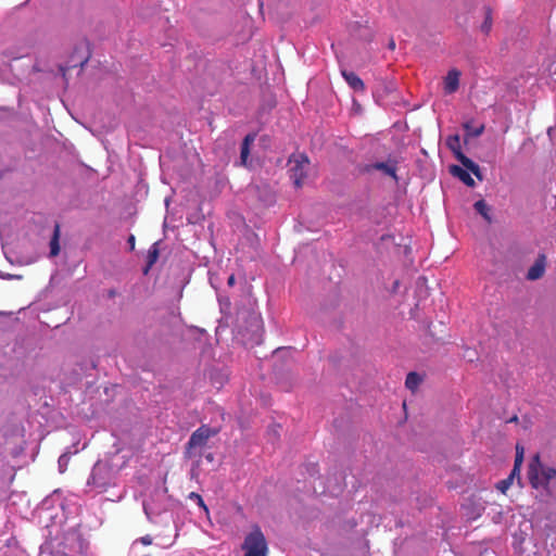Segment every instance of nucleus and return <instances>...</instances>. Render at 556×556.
Listing matches in <instances>:
<instances>
[{
  "label": "nucleus",
  "instance_id": "nucleus-21",
  "mask_svg": "<svg viewBox=\"0 0 556 556\" xmlns=\"http://www.w3.org/2000/svg\"><path fill=\"white\" fill-rule=\"evenodd\" d=\"M70 462V457L67 456V454H62L59 458V467H60V471L61 472H64L66 470V467H67V464Z\"/></svg>",
  "mask_w": 556,
  "mask_h": 556
},
{
  "label": "nucleus",
  "instance_id": "nucleus-4",
  "mask_svg": "<svg viewBox=\"0 0 556 556\" xmlns=\"http://www.w3.org/2000/svg\"><path fill=\"white\" fill-rule=\"evenodd\" d=\"M218 432L219 429L211 428L207 425H202L190 435L186 447V455L191 457L192 451L194 448L204 446L208 439L215 437Z\"/></svg>",
  "mask_w": 556,
  "mask_h": 556
},
{
  "label": "nucleus",
  "instance_id": "nucleus-30",
  "mask_svg": "<svg viewBox=\"0 0 556 556\" xmlns=\"http://www.w3.org/2000/svg\"><path fill=\"white\" fill-rule=\"evenodd\" d=\"M206 458H207L208 460H212V459H213V455H212V454H208V455L206 456Z\"/></svg>",
  "mask_w": 556,
  "mask_h": 556
},
{
  "label": "nucleus",
  "instance_id": "nucleus-9",
  "mask_svg": "<svg viewBox=\"0 0 556 556\" xmlns=\"http://www.w3.org/2000/svg\"><path fill=\"white\" fill-rule=\"evenodd\" d=\"M371 168L382 172L383 174L392 177L395 181L399 180V177L396 175V161L389 160L388 162H377L371 165Z\"/></svg>",
  "mask_w": 556,
  "mask_h": 556
},
{
  "label": "nucleus",
  "instance_id": "nucleus-6",
  "mask_svg": "<svg viewBox=\"0 0 556 556\" xmlns=\"http://www.w3.org/2000/svg\"><path fill=\"white\" fill-rule=\"evenodd\" d=\"M91 56L90 43L86 39L79 40L72 51V68L84 66Z\"/></svg>",
  "mask_w": 556,
  "mask_h": 556
},
{
  "label": "nucleus",
  "instance_id": "nucleus-25",
  "mask_svg": "<svg viewBox=\"0 0 556 556\" xmlns=\"http://www.w3.org/2000/svg\"><path fill=\"white\" fill-rule=\"evenodd\" d=\"M235 283H236V277H235V275H230V276L228 277L227 285H228L229 287H232V286H235Z\"/></svg>",
  "mask_w": 556,
  "mask_h": 556
},
{
  "label": "nucleus",
  "instance_id": "nucleus-18",
  "mask_svg": "<svg viewBox=\"0 0 556 556\" xmlns=\"http://www.w3.org/2000/svg\"><path fill=\"white\" fill-rule=\"evenodd\" d=\"M464 128L471 137H479L484 131V125H480L479 127H471L469 123H465Z\"/></svg>",
  "mask_w": 556,
  "mask_h": 556
},
{
  "label": "nucleus",
  "instance_id": "nucleus-16",
  "mask_svg": "<svg viewBox=\"0 0 556 556\" xmlns=\"http://www.w3.org/2000/svg\"><path fill=\"white\" fill-rule=\"evenodd\" d=\"M492 24H493L492 10L490 7H485L484 8V21L481 25L482 33L488 35L491 31Z\"/></svg>",
  "mask_w": 556,
  "mask_h": 556
},
{
  "label": "nucleus",
  "instance_id": "nucleus-28",
  "mask_svg": "<svg viewBox=\"0 0 556 556\" xmlns=\"http://www.w3.org/2000/svg\"><path fill=\"white\" fill-rule=\"evenodd\" d=\"M4 278H7V279H13V278H21V276H14V275H10V274H8L7 276H4Z\"/></svg>",
  "mask_w": 556,
  "mask_h": 556
},
{
  "label": "nucleus",
  "instance_id": "nucleus-5",
  "mask_svg": "<svg viewBox=\"0 0 556 556\" xmlns=\"http://www.w3.org/2000/svg\"><path fill=\"white\" fill-rule=\"evenodd\" d=\"M290 178L296 188H301L304 185V180L306 178L309 160L304 154L292 155L290 159Z\"/></svg>",
  "mask_w": 556,
  "mask_h": 556
},
{
  "label": "nucleus",
  "instance_id": "nucleus-26",
  "mask_svg": "<svg viewBox=\"0 0 556 556\" xmlns=\"http://www.w3.org/2000/svg\"><path fill=\"white\" fill-rule=\"evenodd\" d=\"M128 243L130 244V249L132 250L135 248V236H130L128 239Z\"/></svg>",
  "mask_w": 556,
  "mask_h": 556
},
{
  "label": "nucleus",
  "instance_id": "nucleus-14",
  "mask_svg": "<svg viewBox=\"0 0 556 556\" xmlns=\"http://www.w3.org/2000/svg\"><path fill=\"white\" fill-rule=\"evenodd\" d=\"M473 207L477 211V213H479L485 219V222H488L489 224L492 222V217L490 214L491 208L484 200L477 201L473 204Z\"/></svg>",
  "mask_w": 556,
  "mask_h": 556
},
{
  "label": "nucleus",
  "instance_id": "nucleus-24",
  "mask_svg": "<svg viewBox=\"0 0 556 556\" xmlns=\"http://www.w3.org/2000/svg\"><path fill=\"white\" fill-rule=\"evenodd\" d=\"M141 544L148 546V545H151L152 544V538L151 535L147 534L144 536H141L139 540H138Z\"/></svg>",
  "mask_w": 556,
  "mask_h": 556
},
{
  "label": "nucleus",
  "instance_id": "nucleus-3",
  "mask_svg": "<svg viewBox=\"0 0 556 556\" xmlns=\"http://www.w3.org/2000/svg\"><path fill=\"white\" fill-rule=\"evenodd\" d=\"M446 146L464 167L469 169L479 180H482L480 166L462 152L460 138L458 135L450 136Z\"/></svg>",
  "mask_w": 556,
  "mask_h": 556
},
{
  "label": "nucleus",
  "instance_id": "nucleus-15",
  "mask_svg": "<svg viewBox=\"0 0 556 556\" xmlns=\"http://www.w3.org/2000/svg\"><path fill=\"white\" fill-rule=\"evenodd\" d=\"M420 383L421 377L417 372L410 371L407 374L405 379V386L407 389L415 391Z\"/></svg>",
  "mask_w": 556,
  "mask_h": 556
},
{
  "label": "nucleus",
  "instance_id": "nucleus-11",
  "mask_svg": "<svg viewBox=\"0 0 556 556\" xmlns=\"http://www.w3.org/2000/svg\"><path fill=\"white\" fill-rule=\"evenodd\" d=\"M255 139H256L255 132L248 134L243 138V141L241 144V150H240V164L243 166H247V164H248V160H249V155H250V148L254 143Z\"/></svg>",
  "mask_w": 556,
  "mask_h": 556
},
{
  "label": "nucleus",
  "instance_id": "nucleus-17",
  "mask_svg": "<svg viewBox=\"0 0 556 556\" xmlns=\"http://www.w3.org/2000/svg\"><path fill=\"white\" fill-rule=\"evenodd\" d=\"M59 225H55L53 237L50 241V255L56 256L60 252V245H59Z\"/></svg>",
  "mask_w": 556,
  "mask_h": 556
},
{
  "label": "nucleus",
  "instance_id": "nucleus-23",
  "mask_svg": "<svg viewBox=\"0 0 556 556\" xmlns=\"http://www.w3.org/2000/svg\"><path fill=\"white\" fill-rule=\"evenodd\" d=\"M519 476H520V466H518V464H514V468L507 478L511 479V482H513L515 477L519 478Z\"/></svg>",
  "mask_w": 556,
  "mask_h": 556
},
{
  "label": "nucleus",
  "instance_id": "nucleus-10",
  "mask_svg": "<svg viewBox=\"0 0 556 556\" xmlns=\"http://www.w3.org/2000/svg\"><path fill=\"white\" fill-rule=\"evenodd\" d=\"M341 74H342L344 80L348 83V85L354 91H358V92L365 91L364 81L354 72H350L348 70H341Z\"/></svg>",
  "mask_w": 556,
  "mask_h": 556
},
{
  "label": "nucleus",
  "instance_id": "nucleus-2",
  "mask_svg": "<svg viewBox=\"0 0 556 556\" xmlns=\"http://www.w3.org/2000/svg\"><path fill=\"white\" fill-rule=\"evenodd\" d=\"M241 548L243 556H268L267 541L258 526H254L244 538Z\"/></svg>",
  "mask_w": 556,
  "mask_h": 556
},
{
  "label": "nucleus",
  "instance_id": "nucleus-8",
  "mask_svg": "<svg viewBox=\"0 0 556 556\" xmlns=\"http://www.w3.org/2000/svg\"><path fill=\"white\" fill-rule=\"evenodd\" d=\"M460 72L453 68L448 71L444 78V91L445 93H454L459 87Z\"/></svg>",
  "mask_w": 556,
  "mask_h": 556
},
{
  "label": "nucleus",
  "instance_id": "nucleus-27",
  "mask_svg": "<svg viewBox=\"0 0 556 556\" xmlns=\"http://www.w3.org/2000/svg\"><path fill=\"white\" fill-rule=\"evenodd\" d=\"M518 421V416L517 415H514L511 418H509L508 422H517Z\"/></svg>",
  "mask_w": 556,
  "mask_h": 556
},
{
  "label": "nucleus",
  "instance_id": "nucleus-13",
  "mask_svg": "<svg viewBox=\"0 0 556 556\" xmlns=\"http://www.w3.org/2000/svg\"><path fill=\"white\" fill-rule=\"evenodd\" d=\"M159 243L155 242L152 244V247L149 249L148 251V255H147V265L143 269V274L147 275L149 273V270L151 269V267L157 262L159 260V255H160V251H159Z\"/></svg>",
  "mask_w": 556,
  "mask_h": 556
},
{
  "label": "nucleus",
  "instance_id": "nucleus-19",
  "mask_svg": "<svg viewBox=\"0 0 556 556\" xmlns=\"http://www.w3.org/2000/svg\"><path fill=\"white\" fill-rule=\"evenodd\" d=\"M189 498H190V500L195 501V503H197V504H198V505H199V506H200V507H201L205 513H208V508H207V506L205 505V503H204V501H203V498H202V496H201L200 494H198V493H195V492H191V493L189 494Z\"/></svg>",
  "mask_w": 556,
  "mask_h": 556
},
{
  "label": "nucleus",
  "instance_id": "nucleus-22",
  "mask_svg": "<svg viewBox=\"0 0 556 556\" xmlns=\"http://www.w3.org/2000/svg\"><path fill=\"white\" fill-rule=\"evenodd\" d=\"M523 460V448L517 445L516 446V457H515V464H518V466H521Z\"/></svg>",
  "mask_w": 556,
  "mask_h": 556
},
{
  "label": "nucleus",
  "instance_id": "nucleus-12",
  "mask_svg": "<svg viewBox=\"0 0 556 556\" xmlns=\"http://www.w3.org/2000/svg\"><path fill=\"white\" fill-rule=\"evenodd\" d=\"M469 169H467L466 167L463 168L458 165H452L450 167V173L457 177L460 181H463L466 186L468 187H473L475 186V180L472 179V177L470 176V174L468 173Z\"/></svg>",
  "mask_w": 556,
  "mask_h": 556
},
{
  "label": "nucleus",
  "instance_id": "nucleus-29",
  "mask_svg": "<svg viewBox=\"0 0 556 556\" xmlns=\"http://www.w3.org/2000/svg\"><path fill=\"white\" fill-rule=\"evenodd\" d=\"M390 48H391V49H394V48H395V43H394V41H393V40L390 42Z\"/></svg>",
  "mask_w": 556,
  "mask_h": 556
},
{
  "label": "nucleus",
  "instance_id": "nucleus-20",
  "mask_svg": "<svg viewBox=\"0 0 556 556\" xmlns=\"http://www.w3.org/2000/svg\"><path fill=\"white\" fill-rule=\"evenodd\" d=\"M511 484V479L505 478L496 483V489L505 494Z\"/></svg>",
  "mask_w": 556,
  "mask_h": 556
},
{
  "label": "nucleus",
  "instance_id": "nucleus-1",
  "mask_svg": "<svg viewBox=\"0 0 556 556\" xmlns=\"http://www.w3.org/2000/svg\"><path fill=\"white\" fill-rule=\"evenodd\" d=\"M528 478L533 489L556 498V469L542 464L539 454L534 455L529 464Z\"/></svg>",
  "mask_w": 556,
  "mask_h": 556
},
{
  "label": "nucleus",
  "instance_id": "nucleus-7",
  "mask_svg": "<svg viewBox=\"0 0 556 556\" xmlns=\"http://www.w3.org/2000/svg\"><path fill=\"white\" fill-rule=\"evenodd\" d=\"M546 268V256L541 253L536 257L534 264L528 269L526 278L530 281H535L543 277Z\"/></svg>",
  "mask_w": 556,
  "mask_h": 556
}]
</instances>
